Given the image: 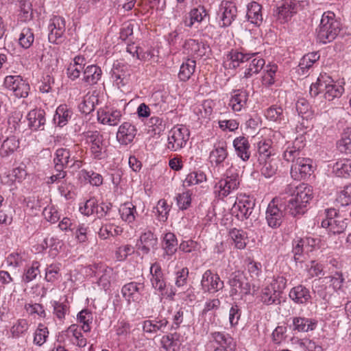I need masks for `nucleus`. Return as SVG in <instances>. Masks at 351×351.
Wrapping results in <instances>:
<instances>
[{
    "label": "nucleus",
    "mask_w": 351,
    "mask_h": 351,
    "mask_svg": "<svg viewBox=\"0 0 351 351\" xmlns=\"http://www.w3.org/2000/svg\"><path fill=\"white\" fill-rule=\"evenodd\" d=\"M86 64V59L82 56H77L70 63L67 68L68 77L72 80L77 79Z\"/></svg>",
    "instance_id": "obj_27"
},
{
    "label": "nucleus",
    "mask_w": 351,
    "mask_h": 351,
    "mask_svg": "<svg viewBox=\"0 0 351 351\" xmlns=\"http://www.w3.org/2000/svg\"><path fill=\"white\" fill-rule=\"evenodd\" d=\"M335 16V14L329 11L322 14L320 24L317 29V38L320 43H330L339 33V23Z\"/></svg>",
    "instance_id": "obj_3"
},
{
    "label": "nucleus",
    "mask_w": 351,
    "mask_h": 351,
    "mask_svg": "<svg viewBox=\"0 0 351 351\" xmlns=\"http://www.w3.org/2000/svg\"><path fill=\"white\" fill-rule=\"evenodd\" d=\"M144 290V285L143 283H138L136 282H131L125 284L121 289L123 297L130 303L132 302H138L142 295V292Z\"/></svg>",
    "instance_id": "obj_17"
},
{
    "label": "nucleus",
    "mask_w": 351,
    "mask_h": 351,
    "mask_svg": "<svg viewBox=\"0 0 351 351\" xmlns=\"http://www.w3.org/2000/svg\"><path fill=\"white\" fill-rule=\"evenodd\" d=\"M248 100V93L243 90H234L229 101V106L234 112H239L245 108Z\"/></svg>",
    "instance_id": "obj_22"
},
{
    "label": "nucleus",
    "mask_w": 351,
    "mask_h": 351,
    "mask_svg": "<svg viewBox=\"0 0 351 351\" xmlns=\"http://www.w3.org/2000/svg\"><path fill=\"white\" fill-rule=\"evenodd\" d=\"M29 328L28 322L25 319H19L12 326L10 332L14 337L18 338L25 334Z\"/></svg>",
    "instance_id": "obj_52"
},
{
    "label": "nucleus",
    "mask_w": 351,
    "mask_h": 351,
    "mask_svg": "<svg viewBox=\"0 0 351 351\" xmlns=\"http://www.w3.org/2000/svg\"><path fill=\"white\" fill-rule=\"evenodd\" d=\"M228 144L224 141H220L214 145V149L210 154V158L216 165L223 162L228 156Z\"/></svg>",
    "instance_id": "obj_26"
},
{
    "label": "nucleus",
    "mask_w": 351,
    "mask_h": 351,
    "mask_svg": "<svg viewBox=\"0 0 351 351\" xmlns=\"http://www.w3.org/2000/svg\"><path fill=\"white\" fill-rule=\"evenodd\" d=\"M121 112L116 109H101L97 112L98 121L102 124L110 126L117 125L121 121Z\"/></svg>",
    "instance_id": "obj_20"
},
{
    "label": "nucleus",
    "mask_w": 351,
    "mask_h": 351,
    "mask_svg": "<svg viewBox=\"0 0 351 351\" xmlns=\"http://www.w3.org/2000/svg\"><path fill=\"white\" fill-rule=\"evenodd\" d=\"M19 147V141L15 136L7 138L0 147V156L6 158L12 154Z\"/></svg>",
    "instance_id": "obj_35"
},
{
    "label": "nucleus",
    "mask_w": 351,
    "mask_h": 351,
    "mask_svg": "<svg viewBox=\"0 0 351 351\" xmlns=\"http://www.w3.org/2000/svg\"><path fill=\"white\" fill-rule=\"evenodd\" d=\"M102 74L100 67L96 65H89L84 71L83 82L88 86L97 83Z\"/></svg>",
    "instance_id": "obj_33"
},
{
    "label": "nucleus",
    "mask_w": 351,
    "mask_h": 351,
    "mask_svg": "<svg viewBox=\"0 0 351 351\" xmlns=\"http://www.w3.org/2000/svg\"><path fill=\"white\" fill-rule=\"evenodd\" d=\"M156 209L160 217V220L165 221L170 211V206L167 203V201L163 199H160L157 203Z\"/></svg>",
    "instance_id": "obj_64"
},
{
    "label": "nucleus",
    "mask_w": 351,
    "mask_h": 351,
    "mask_svg": "<svg viewBox=\"0 0 351 351\" xmlns=\"http://www.w3.org/2000/svg\"><path fill=\"white\" fill-rule=\"evenodd\" d=\"M313 172L312 160L304 157H298L291 167V176L294 180L305 179Z\"/></svg>",
    "instance_id": "obj_10"
},
{
    "label": "nucleus",
    "mask_w": 351,
    "mask_h": 351,
    "mask_svg": "<svg viewBox=\"0 0 351 351\" xmlns=\"http://www.w3.org/2000/svg\"><path fill=\"white\" fill-rule=\"evenodd\" d=\"M337 202L342 206L351 203V185L344 186L343 189L339 192L337 197Z\"/></svg>",
    "instance_id": "obj_60"
},
{
    "label": "nucleus",
    "mask_w": 351,
    "mask_h": 351,
    "mask_svg": "<svg viewBox=\"0 0 351 351\" xmlns=\"http://www.w3.org/2000/svg\"><path fill=\"white\" fill-rule=\"evenodd\" d=\"M261 5L256 2H252L247 7V17L248 21L256 25H260L263 21Z\"/></svg>",
    "instance_id": "obj_37"
},
{
    "label": "nucleus",
    "mask_w": 351,
    "mask_h": 351,
    "mask_svg": "<svg viewBox=\"0 0 351 351\" xmlns=\"http://www.w3.org/2000/svg\"><path fill=\"white\" fill-rule=\"evenodd\" d=\"M79 152L82 153V150L77 144L73 145L71 148H58L53 158L54 168H80L82 162L78 158Z\"/></svg>",
    "instance_id": "obj_2"
},
{
    "label": "nucleus",
    "mask_w": 351,
    "mask_h": 351,
    "mask_svg": "<svg viewBox=\"0 0 351 351\" xmlns=\"http://www.w3.org/2000/svg\"><path fill=\"white\" fill-rule=\"evenodd\" d=\"M168 325V321L166 318L157 317L152 320H145L143 322V331L147 333L157 332L158 331L164 332Z\"/></svg>",
    "instance_id": "obj_30"
},
{
    "label": "nucleus",
    "mask_w": 351,
    "mask_h": 351,
    "mask_svg": "<svg viewBox=\"0 0 351 351\" xmlns=\"http://www.w3.org/2000/svg\"><path fill=\"white\" fill-rule=\"evenodd\" d=\"M337 147L342 153H351V131H345L340 140L337 141Z\"/></svg>",
    "instance_id": "obj_51"
},
{
    "label": "nucleus",
    "mask_w": 351,
    "mask_h": 351,
    "mask_svg": "<svg viewBox=\"0 0 351 351\" xmlns=\"http://www.w3.org/2000/svg\"><path fill=\"white\" fill-rule=\"evenodd\" d=\"M190 23L186 25L191 27L195 22L200 23L207 16L206 10L203 6H199L191 10L190 13Z\"/></svg>",
    "instance_id": "obj_53"
},
{
    "label": "nucleus",
    "mask_w": 351,
    "mask_h": 351,
    "mask_svg": "<svg viewBox=\"0 0 351 351\" xmlns=\"http://www.w3.org/2000/svg\"><path fill=\"white\" fill-rule=\"evenodd\" d=\"M40 264L37 261H34L32 265L25 269L23 275V281L29 282L34 280L40 273Z\"/></svg>",
    "instance_id": "obj_56"
},
{
    "label": "nucleus",
    "mask_w": 351,
    "mask_h": 351,
    "mask_svg": "<svg viewBox=\"0 0 351 351\" xmlns=\"http://www.w3.org/2000/svg\"><path fill=\"white\" fill-rule=\"evenodd\" d=\"M252 60L248 66V67L245 70L243 77L249 78L251 77L254 74H257L261 71L265 64V60L257 57L255 53V56L251 58Z\"/></svg>",
    "instance_id": "obj_40"
},
{
    "label": "nucleus",
    "mask_w": 351,
    "mask_h": 351,
    "mask_svg": "<svg viewBox=\"0 0 351 351\" xmlns=\"http://www.w3.org/2000/svg\"><path fill=\"white\" fill-rule=\"evenodd\" d=\"M297 12V4L293 1H285L274 11V16L280 23L288 22Z\"/></svg>",
    "instance_id": "obj_14"
},
{
    "label": "nucleus",
    "mask_w": 351,
    "mask_h": 351,
    "mask_svg": "<svg viewBox=\"0 0 351 351\" xmlns=\"http://www.w3.org/2000/svg\"><path fill=\"white\" fill-rule=\"evenodd\" d=\"M255 203L249 197L239 199L234 204L233 209L237 211V217L241 220L250 219L255 220L256 215L254 214Z\"/></svg>",
    "instance_id": "obj_11"
},
{
    "label": "nucleus",
    "mask_w": 351,
    "mask_h": 351,
    "mask_svg": "<svg viewBox=\"0 0 351 351\" xmlns=\"http://www.w3.org/2000/svg\"><path fill=\"white\" fill-rule=\"evenodd\" d=\"M178 241L174 234L168 232L163 239V248L167 255H173L177 251Z\"/></svg>",
    "instance_id": "obj_45"
},
{
    "label": "nucleus",
    "mask_w": 351,
    "mask_h": 351,
    "mask_svg": "<svg viewBox=\"0 0 351 351\" xmlns=\"http://www.w3.org/2000/svg\"><path fill=\"white\" fill-rule=\"evenodd\" d=\"M97 208V200L95 198H90L84 203V206L80 207V211L82 214L89 216L96 213Z\"/></svg>",
    "instance_id": "obj_62"
},
{
    "label": "nucleus",
    "mask_w": 351,
    "mask_h": 351,
    "mask_svg": "<svg viewBox=\"0 0 351 351\" xmlns=\"http://www.w3.org/2000/svg\"><path fill=\"white\" fill-rule=\"evenodd\" d=\"M333 170L338 176L344 177L351 173V160L341 159L333 166Z\"/></svg>",
    "instance_id": "obj_50"
},
{
    "label": "nucleus",
    "mask_w": 351,
    "mask_h": 351,
    "mask_svg": "<svg viewBox=\"0 0 351 351\" xmlns=\"http://www.w3.org/2000/svg\"><path fill=\"white\" fill-rule=\"evenodd\" d=\"M136 132L134 125L129 122H124L118 129L117 140L120 144L127 145L133 141Z\"/></svg>",
    "instance_id": "obj_19"
},
{
    "label": "nucleus",
    "mask_w": 351,
    "mask_h": 351,
    "mask_svg": "<svg viewBox=\"0 0 351 351\" xmlns=\"http://www.w3.org/2000/svg\"><path fill=\"white\" fill-rule=\"evenodd\" d=\"M49 40L52 43H58L65 32V21L59 16H54L49 25Z\"/></svg>",
    "instance_id": "obj_15"
},
{
    "label": "nucleus",
    "mask_w": 351,
    "mask_h": 351,
    "mask_svg": "<svg viewBox=\"0 0 351 351\" xmlns=\"http://www.w3.org/2000/svg\"><path fill=\"white\" fill-rule=\"evenodd\" d=\"M237 9L234 3L223 1L219 7V17L221 21V27L230 26L237 17Z\"/></svg>",
    "instance_id": "obj_13"
},
{
    "label": "nucleus",
    "mask_w": 351,
    "mask_h": 351,
    "mask_svg": "<svg viewBox=\"0 0 351 351\" xmlns=\"http://www.w3.org/2000/svg\"><path fill=\"white\" fill-rule=\"evenodd\" d=\"M322 226L328 228L333 234H340L346 230L347 223L341 217H330L322 221Z\"/></svg>",
    "instance_id": "obj_31"
},
{
    "label": "nucleus",
    "mask_w": 351,
    "mask_h": 351,
    "mask_svg": "<svg viewBox=\"0 0 351 351\" xmlns=\"http://www.w3.org/2000/svg\"><path fill=\"white\" fill-rule=\"evenodd\" d=\"M299 143H302V141H299L298 139H296L293 145L287 147L283 153V158L285 160L292 162L293 164L295 162L297 158L300 157V149L303 145H299Z\"/></svg>",
    "instance_id": "obj_41"
},
{
    "label": "nucleus",
    "mask_w": 351,
    "mask_h": 351,
    "mask_svg": "<svg viewBox=\"0 0 351 351\" xmlns=\"http://www.w3.org/2000/svg\"><path fill=\"white\" fill-rule=\"evenodd\" d=\"M271 140H264L258 143V161H264L265 160L271 158V156L274 154V149L271 146Z\"/></svg>",
    "instance_id": "obj_36"
},
{
    "label": "nucleus",
    "mask_w": 351,
    "mask_h": 351,
    "mask_svg": "<svg viewBox=\"0 0 351 351\" xmlns=\"http://www.w3.org/2000/svg\"><path fill=\"white\" fill-rule=\"evenodd\" d=\"M258 162L262 165L261 172L265 178H271L276 173L278 170L276 160L269 158L264 161H259Z\"/></svg>",
    "instance_id": "obj_43"
},
{
    "label": "nucleus",
    "mask_w": 351,
    "mask_h": 351,
    "mask_svg": "<svg viewBox=\"0 0 351 351\" xmlns=\"http://www.w3.org/2000/svg\"><path fill=\"white\" fill-rule=\"evenodd\" d=\"M280 291H276L274 285L271 284L262 290L261 300L267 305L275 304L276 302L280 303Z\"/></svg>",
    "instance_id": "obj_34"
},
{
    "label": "nucleus",
    "mask_w": 351,
    "mask_h": 351,
    "mask_svg": "<svg viewBox=\"0 0 351 351\" xmlns=\"http://www.w3.org/2000/svg\"><path fill=\"white\" fill-rule=\"evenodd\" d=\"M277 69L278 67L276 64H268L266 66L264 70V75L262 77L263 84L269 86L274 83Z\"/></svg>",
    "instance_id": "obj_54"
},
{
    "label": "nucleus",
    "mask_w": 351,
    "mask_h": 351,
    "mask_svg": "<svg viewBox=\"0 0 351 351\" xmlns=\"http://www.w3.org/2000/svg\"><path fill=\"white\" fill-rule=\"evenodd\" d=\"M45 112L41 109H34L27 114L29 126L34 130H43L45 123Z\"/></svg>",
    "instance_id": "obj_25"
},
{
    "label": "nucleus",
    "mask_w": 351,
    "mask_h": 351,
    "mask_svg": "<svg viewBox=\"0 0 351 351\" xmlns=\"http://www.w3.org/2000/svg\"><path fill=\"white\" fill-rule=\"evenodd\" d=\"M150 281L152 287L160 292L166 289V280L159 263L155 262L151 265L149 269Z\"/></svg>",
    "instance_id": "obj_16"
},
{
    "label": "nucleus",
    "mask_w": 351,
    "mask_h": 351,
    "mask_svg": "<svg viewBox=\"0 0 351 351\" xmlns=\"http://www.w3.org/2000/svg\"><path fill=\"white\" fill-rule=\"evenodd\" d=\"M264 115L269 121L278 125H285L289 121L287 113L284 112L281 106L277 105H272L267 108Z\"/></svg>",
    "instance_id": "obj_21"
},
{
    "label": "nucleus",
    "mask_w": 351,
    "mask_h": 351,
    "mask_svg": "<svg viewBox=\"0 0 351 351\" xmlns=\"http://www.w3.org/2000/svg\"><path fill=\"white\" fill-rule=\"evenodd\" d=\"M285 192L291 195L288 201L287 209L293 215L304 214L307 206L313 198V187L307 184L302 183L297 186L287 185Z\"/></svg>",
    "instance_id": "obj_1"
},
{
    "label": "nucleus",
    "mask_w": 351,
    "mask_h": 351,
    "mask_svg": "<svg viewBox=\"0 0 351 351\" xmlns=\"http://www.w3.org/2000/svg\"><path fill=\"white\" fill-rule=\"evenodd\" d=\"M233 147L237 155L243 161H247L250 157V143L244 136H239L234 139Z\"/></svg>",
    "instance_id": "obj_24"
},
{
    "label": "nucleus",
    "mask_w": 351,
    "mask_h": 351,
    "mask_svg": "<svg viewBox=\"0 0 351 351\" xmlns=\"http://www.w3.org/2000/svg\"><path fill=\"white\" fill-rule=\"evenodd\" d=\"M157 242V238L151 231L145 232L140 237L139 243L137 244L138 249L143 254H147L155 248Z\"/></svg>",
    "instance_id": "obj_23"
},
{
    "label": "nucleus",
    "mask_w": 351,
    "mask_h": 351,
    "mask_svg": "<svg viewBox=\"0 0 351 351\" xmlns=\"http://www.w3.org/2000/svg\"><path fill=\"white\" fill-rule=\"evenodd\" d=\"M289 298L296 304H306L311 299L309 290L303 285H298L292 288L289 292Z\"/></svg>",
    "instance_id": "obj_28"
},
{
    "label": "nucleus",
    "mask_w": 351,
    "mask_h": 351,
    "mask_svg": "<svg viewBox=\"0 0 351 351\" xmlns=\"http://www.w3.org/2000/svg\"><path fill=\"white\" fill-rule=\"evenodd\" d=\"M240 184L238 173H233L231 170L227 171L226 178L220 180L215 186V193L220 198L228 196L232 191L237 190Z\"/></svg>",
    "instance_id": "obj_6"
},
{
    "label": "nucleus",
    "mask_w": 351,
    "mask_h": 351,
    "mask_svg": "<svg viewBox=\"0 0 351 351\" xmlns=\"http://www.w3.org/2000/svg\"><path fill=\"white\" fill-rule=\"evenodd\" d=\"M85 138L95 159L101 160L107 157L108 143L102 134L98 131H88L85 134Z\"/></svg>",
    "instance_id": "obj_4"
},
{
    "label": "nucleus",
    "mask_w": 351,
    "mask_h": 351,
    "mask_svg": "<svg viewBox=\"0 0 351 351\" xmlns=\"http://www.w3.org/2000/svg\"><path fill=\"white\" fill-rule=\"evenodd\" d=\"M206 176L204 173L191 172L186 176L183 182V185L188 187L202 183L206 181Z\"/></svg>",
    "instance_id": "obj_55"
},
{
    "label": "nucleus",
    "mask_w": 351,
    "mask_h": 351,
    "mask_svg": "<svg viewBox=\"0 0 351 351\" xmlns=\"http://www.w3.org/2000/svg\"><path fill=\"white\" fill-rule=\"evenodd\" d=\"M196 68V62L192 59L186 60L180 66L178 77L180 81H188L194 73Z\"/></svg>",
    "instance_id": "obj_38"
},
{
    "label": "nucleus",
    "mask_w": 351,
    "mask_h": 351,
    "mask_svg": "<svg viewBox=\"0 0 351 351\" xmlns=\"http://www.w3.org/2000/svg\"><path fill=\"white\" fill-rule=\"evenodd\" d=\"M176 199L179 208L182 210H186L191 205V193L189 191L183 192L182 193L178 194Z\"/></svg>",
    "instance_id": "obj_63"
},
{
    "label": "nucleus",
    "mask_w": 351,
    "mask_h": 351,
    "mask_svg": "<svg viewBox=\"0 0 351 351\" xmlns=\"http://www.w3.org/2000/svg\"><path fill=\"white\" fill-rule=\"evenodd\" d=\"M254 56L255 53H243L232 50L227 54L223 66L226 69H235L240 65V63L247 62Z\"/></svg>",
    "instance_id": "obj_18"
},
{
    "label": "nucleus",
    "mask_w": 351,
    "mask_h": 351,
    "mask_svg": "<svg viewBox=\"0 0 351 351\" xmlns=\"http://www.w3.org/2000/svg\"><path fill=\"white\" fill-rule=\"evenodd\" d=\"M135 213L136 207L130 202L125 203L119 208L121 219L128 223H132L134 221Z\"/></svg>",
    "instance_id": "obj_48"
},
{
    "label": "nucleus",
    "mask_w": 351,
    "mask_h": 351,
    "mask_svg": "<svg viewBox=\"0 0 351 351\" xmlns=\"http://www.w3.org/2000/svg\"><path fill=\"white\" fill-rule=\"evenodd\" d=\"M201 287L204 292L215 293L223 288V282L218 274L208 269L202 275Z\"/></svg>",
    "instance_id": "obj_12"
},
{
    "label": "nucleus",
    "mask_w": 351,
    "mask_h": 351,
    "mask_svg": "<svg viewBox=\"0 0 351 351\" xmlns=\"http://www.w3.org/2000/svg\"><path fill=\"white\" fill-rule=\"evenodd\" d=\"M293 330L299 332H306L313 330L317 326V321L302 317L293 318Z\"/></svg>",
    "instance_id": "obj_29"
},
{
    "label": "nucleus",
    "mask_w": 351,
    "mask_h": 351,
    "mask_svg": "<svg viewBox=\"0 0 351 351\" xmlns=\"http://www.w3.org/2000/svg\"><path fill=\"white\" fill-rule=\"evenodd\" d=\"M59 264L49 265L45 271V279L48 282H53L58 280L60 276Z\"/></svg>",
    "instance_id": "obj_59"
},
{
    "label": "nucleus",
    "mask_w": 351,
    "mask_h": 351,
    "mask_svg": "<svg viewBox=\"0 0 351 351\" xmlns=\"http://www.w3.org/2000/svg\"><path fill=\"white\" fill-rule=\"evenodd\" d=\"M190 132L183 125L174 126L169 132L167 148L176 152L184 147L189 141Z\"/></svg>",
    "instance_id": "obj_5"
},
{
    "label": "nucleus",
    "mask_w": 351,
    "mask_h": 351,
    "mask_svg": "<svg viewBox=\"0 0 351 351\" xmlns=\"http://www.w3.org/2000/svg\"><path fill=\"white\" fill-rule=\"evenodd\" d=\"M230 237L234 247L238 250H243L247 245L248 239L247 233L243 230L232 228L229 231Z\"/></svg>",
    "instance_id": "obj_32"
},
{
    "label": "nucleus",
    "mask_w": 351,
    "mask_h": 351,
    "mask_svg": "<svg viewBox=\"0 0 351 351\" xmlns=\"http://www.w3.org/2000/svg\"><path fill=\"white\" fill-rule=\"evenodd\" d=\"M34 41V35L29 27H24L20 33L19 44L24 49H29Z\"/></svg>",
    "instance_id": "obj_46"
},
{
    "label": "nucleus",
    "mask_w": 351,
    "mask_h": 351,
    "mask_svg": "<svg viewBox=\"0 0 351 351\" xmlns=\"http://www.w3.org/2000/svg\"><path fill=\"white\" fill-rule=\"evenodd\" d=\"M95 97L93 95H86L82 101V102L80 104V108L81 111L84 114L90 113L95 108Z\"/></svg>",
    "instance_id": "obj_61"
},
{
    "label": "nucleus",
    "mask_w": 351,
    "mask_h": 351,
    "mask_svg": "<svg viewBox=\"0 0 351 351\" xmlns=\"http://www.w3.org/2000/svg\"><path fill=\"white\" fill-rule=\"evenodd\" d=\"M278 202V199H273V200L269 204L265 213V218L267 224L272 228L279 227L284 218V212L282 209L283 206H279Z\"/></svg>",
    "instance_id": "obj_9"
},
{
    "label": "nucleus",
    "mask_w": 351,
    "mask_h": 351,
    "mask_svg": "<svg viewBox=\"0 0 351 351\" xmlns=\"http://www.w3.org/2000/svg\"><path fill=\"white\" fill-rule=\"evenodd\" d=\"M231 295H247L250 293L252 282L243 272L233 273L229 280Z\"/></svg>",
    "instance_id": "obj_7"
},
{
    "label": "nucleus",
    "mask_w": 351,
    "mask_h": 351,
    "mask_svg": "<svg viewBox=\"0 0 351 351\" xmlns=\"http://www.w3.org/2000/svg\"><path fill=\"white\" fill-rule=\"evenodd\" d=\"M161 344L166 350L175 351L180 346L179 335L173 333L163 336L161 339Z\"/></svg>",
    "instance_id": "obj_47"
},
{
    "label": "nucleus",
    "mask_w": 351,
    "mask_h": 351,
    "mask_svg": "<svg viewBox=\"0 0 351 351\" xmlns=\"http://www.w3.org/2000/svg\"><path fill=\"white\" fill-rule=\"evenodd\" d=\"M147 125L149 128V132L154 135H160L166 128L164 120L158 116L152 117L149 119Z\"/></svg>",
    "instance_id": "obj_42"
},
{
    "label": "nucleus",
    "mask_w": 351,
    "mask_h": 351,
    "mask_svg": "<svg viewBox=\"0 0 351 351\" xmlns=\"http://www.w3.org/2000/svg\"><path fill=\"white\" fill-rule=\"evenodd\" d=\"M123 228L112 223L103 225L98 232L100 238L106 239L122 233Z\"/></svg>",
    "instance_id": "obj_44"
},
{
    "label": "nucleus",
    "mask_w": 351,
    "mask_h": 351,
    "mask_svg": "<svg viewBox=\"0 0 351 351\" xmlns=\"http://www.w3.org/2000/svg\"><path fill=\"white\" fill-rule=\"evenodd\" d=\"M48 334L47 327L43 324H39L34 332V343L38 346H42L46 341Z\"/></svg>",
    "instance_id": "obj_58"
},
{
    "label": "nucleus",
    "mask_w": 351,
    "mask_h": 351,
    "mask_svg": "<svg viewBox=\"0 0 351 351\" xmlns=\"http://www.w3.org/2000/svg\"><path fill=\"white\" fill-rule=\"evenodd\" d=\"M72 115L71 110L66 105L59 106L56 111L53 120L60 127L65 125Z\"/></svg>",
    "instance_id": "obj_39"
},
{
    "label": "nucleus",
    "mask_w": 351,
    "mask_h": 351,
    "mask_svg": "<svg viewBox=\"0 0 351 351\" xmlns=\"http://www.w3.org/2000/svg\"><path fill=\"white\" fill-rule=\"evenodd\" d=\"M92 314L87 309H83L77 315V320L83 324L82 328L85 332L90 330L89 324L92 322Z\"/></svg>",
    "instance_id": "obj_57"
},
{
    "label": "nucleus",
    "mask_w": 351,
    "mask_h": 351,
    "mask_svg": "<svg viewBox=\"0 0 351 351\" xmlns=\"http://www.w3.org/2000/svg\"><path fill=\"white\" fill-rule=\"evenodd\" d=\"M318 84L319 90L324 93V98L328 101L340 97L344 90L342 86L337 84L330 77L326 75L318 77Z\"/></svg>",
    "instance_id": "obj_8"
},
{
    "label": "nucleus",
    "mask_w": 351,
    "mask_h": 351,
    "mask_svg": "<svg viewBox=\"0 0 351 351\" xmlns=\"http://www.w3.org/2000/svg\"><path fill=\"white\" fill-rule=\"evenodd\" d=\"M184 47L187 51L188 53L191 56L201 57L204 55L203 45L196 40L189 39L186 40Z\"/></svg>",
    "instance_id": "obj_49"
}]
</instances>
